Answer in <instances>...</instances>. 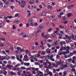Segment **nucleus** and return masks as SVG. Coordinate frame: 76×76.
<instances>
[{"label":"nucleus","mask_w":76,"mask_h":76,"mask_svg":"<svg viewBox=\"0 0 76 76\" xmlns=\"http://www.w3.org/2000/svg\"><path fill=\"white\" fill-rule=\"evenodd\" d=\"M56 65L55 66V68L58 67L59 66H62V61L60 60L59 61L57 62L56 63Z\"/></svg>","instance_id":"f257e3e1"},{"label":"nucleus","mask_w":76,"mask_h":76,"mask_svg":"<svg viewBox=\"0 0 76 76\" xmlns=\"http://www.w3.org/2000/svg\"><path fill=\"white\" fill-rule=\"evenodd\" d=\"M72 38L73 39L74 41H75L76 39V36H75L74 35H72Z\"/></svg>","instance_id":"6e6552de"},{"label":"nucleus","mask_w":76,"mask_h":76,"mask_svg":"<svg viewBox=\"0 0 76 76\" xmlns=\"http://www.w3.org/2000/svg\"><path fill=\"white\" fill-rule=\"evenodd\" d=\"M2 7H3V6H4V8L7 7V4L5 3L3 4L2 5Z\"/></svg>","instance_id":"dca6fc26"},{"label":"nucleus","mask_w":76,"mask_h":76,"mask_svg":"<svg viewBox=\"0 0 76 76\" xmlns=\"http://www.w3.org/2000/svg\"><path fill=\"white\" fill-rule=\"evenodd\" d=\"M25 51L26 52V53L27 54H28V53L29 52V51H28V50H25Z\"/></svg>","instance_id":"f704fd0d"},{"label":"nucleus","mask_w":76,"mask_h":76,"mask_svg":"<svg viewBox=\"0 0 76 76\" xmlns=\"http://www.w3.org/2000/svg\"><path fill=\"white\" fill-rule=\"evenodd\" d=\"M6 57L4 56H2V57H0V60L1 61H3L4 59H5V58Z\"/></svg>","instance_id":"0eeeda50"},{"label":"nucleus","mask_w":76,"mask_h":76,"mask_svg":"<svg viewBox=\"0 0 76 76\" xmlns=\"http://www.w3.org/2000/svg\"><path fill=\"white\" fill-rule=\"evenodd\" d=\"M16 28L15 27V25H13L12 26V29L13 30H15V29H16Z\"/></svg>","instance_id":"c9c22d12"},{"label":"nucleus","mask_w":76,"mask_h":76,"mask_svg":"<svg viewBox=\"0 0 76 76\" xmlns=\"http://www.w3.org/2000/svg\"><path fill=\"white\" fill-rule=\"evenodd\" d=\"M42 55H44V54H45V52L42 51Z\"/></svg>","instance_id":"338daca9"},{"label":"nucleus","mask_w":76,"mask_h":76,"mask_svg":"<svg viewBox=\"0 0 76 76\" xmlns=\"http://www.w3.org/2000/svg\"><path fill=\"white\" fill-rule=\"evenodd\" d=\"M25 76H31L32 74H31V72L29 71L27 72L26 73V74L24 75Z\"/></svg>","instance_id":"20e7f679"},{"label":"nucleus","mask_w":76,"mask_h":76,"mask_svg":"<svg viewBox=\"0 0 76 76\" xmlns=\"http://www.w3.org/2000/svg\"><path fill=\"white\" fill-rule=\"evenodd\" d=\"M24 58H28V57L27 55H26L24 56Z\"/></svg>","instance_id":"49530a36"},{"label":"nucleus","mask_w":76,"mask_h":76,"mask_svg":"<svg viewBox=\"0 0 76 76\" xmlns=\"http://www.w3.org/2000/svg\"><path fill=\"white\" fill-rule=\"evenodd\" d=\"M52 31H53V30L51 28H49L48 31V32H49L50 33H51V32H52Z\"/></svg>","instance_id":"4be33fe9"},{"label":"nucleus","mask_w":76,"mask_h":76,"mask_svg":"<svg viewBox=\"0 0 76 76\" xmlns=\"http://www.w3.org/2000/svg\"><path fill=\"white\" fill-rule=\"evenodd\" d=\"M10 74L12 75H14V76L16 75V73H14L12 71L10 72Z\"/></svg>","instance_id":"aec40b11"},{"label":"nucleus","mask_w":76,"mask_h":76,"mask_svg":"<svg viewBox=\"0 0 76 76\" xmlns=\"http://www.w3.org/2000/svg\"><path fill=\"white\" fill-rule=\"evenodd\" d=\"M65 37H66V38H67V39H68L69 40H70V39H71V38L67 35H65Z\"/></svg>","instance_id":"1a4fd4ad"},{"label":"nucleus","mask_w":76,"mask_h":76,"mask_svg":"<svg viewBox=\"0 0 76 76\" xmlns=\"http://www.w3.org/2000/svg\"><path fill=\"white\" fill-rule=\"evenodd\" d=\"M8 64H9L10 65V64H11V61H8Z\"/></svg>","instance_id":"774afa93"},{"label":"nucleus","mask_w":76,"mask_h":76,"mask_svg":"<svg viewBox=\"0 0 76 76\" xmlns=\"http://www.w3.org/2000/svg\"><path fill=\"white\" fill-rule=\"evenodd\" d=\"M66 49L68 51H69V50H70V47L69 46H67Z\"/></svg>","instance_id":"6e6d98bb"},{"label":"nucleus","mask_w":76,"mask_h":76,"mask_svg":"<svg viewBox=\"0 0 76 76\" xmlns=\"http://www.w3.org/2000/svg\"><path fill=\"white\" fill-rule=\"evenodd\" d=\"M49 72V70L48 69H46V70L45 71V73H48Z\"/></svg>","instance_id":"58836bf2"},{"label":"nucleus","mask_w":76,"mask_h":76,"mask_svg":"<svg viewBox=\"0 0 76 76\" xmlns=\"http://www.w3.org/2000/svg\"><path fill=\"white\" fill-rule=\"evenodd\" d=\"M47 57L48 59L51 60L52 61H55L54 59L53 58V57H54V56L53 55H51V56H50V55H47Z\"/></svg>","instance_id":"f03ea898"},{"label":"nucleus","mask_w":76,"mask_h":76,"mask_svg":"<svg viewBox=\"0 0 76 76\" xmlns=\"http://www.w3.org/2000/svg\"><path fill=\"white\" fill-rule=\"evenodd\" d=\"M72 53L74 54H76V51L75 50H73L72 52Z\"/></svg>","instance_id":"0e129e2a"},{"label":"nucleus","mask_w":76,"mask_h":76,"mask_svg":"<svg viewBox=\"0 0 76 76\" xmlns=\"http://www.w3.org/2000/svg\"><path fill=\"white\" fill-rule=\"evenodd\" d=\"M73 16V14L71 13H69L68 14V15H67L68 18H69V17H70V16Z\"/></svg>","instance_id":"9b49d317"},{"label":"nucleus","mask_w":76,"mask_h":76,"mask_svg":"<svg viewBox=\"0 0 76 76\" xmlns=\"http://www.w3.org/2000/svg\"><path fill=\"white\" fill-rule=\"evenodd\" d=\"M60 58V55L58 54L56 56V58Z\"/></svg>","instance_id":"4d7b16f0"},{"label":"nucleus","mask_w":76,"mask_h":76,"mask_svg":"<svg viewBox=\"0 0 76 76\" xmlns=\"http://www.w3.org/2000/svg\"><path fill=\"white\" fill-rule=\"evenodd\" d=\"M65 52H66V54H69L70 53V51L68 50H66Z\"/></svg>","instance_id":"3c124183"},{"label":"nucleus","mask_w":76,"mask_h":76,"mask_svg":"<svg viewBox=\"0 0 76 76\" xmlns=\"http://www.w3.org/2000/svg\"><path fill=\"white\" fill-rule=\"evenodd\" d=\"M11 57L12 60H15V56H12Z\"/></svg>","instance_id":"052dcab7"},{"label":"nucleus","mask_w":76,"mask_h":76,"mask_svg":"<svg viewBox=\"0 0 76 76\" xmlns=\"http://www.w3.org/2000/svg\"><path fill=\"white\" fill-rule=\"evenodd\" d=\"M20 22L19 21H15L14 22V23H16V24H18V23H20Z\"/></svg>","instance_id":"6ab92c4d"},{"label":"nucleus","mask_w":76,"mask_h":76,"mask_svg":"<svg viewBox=\"0 0 76 76\" xmlns=\"http://www.w3.org/2000/svg\"><path fill=\"white\" fill-rule=\"evenodd\" d=\"M37 74L39 75H42L43 74V72L40 71H39L37 72Z\"/></svg>","instance_id":"2eb2a0df"},{"label":"nucleus","mask_w":76,"mask_h":76,"mask_svg":"<svg viewBox=\"0 0 76 76\" xmlns=\"http://www.w3.org/2000/svg\"><path fill=\"white\" fill-rule=\"evenodd\" d=\"M30 25L31 26H32L33 27L34 26V23H33V22H30Z\"/></svg>","instance_id":"393cba45"},{"label":"nucleus","mask_w":76,"mask_h":76,"mask_svg":"<svg viewBox=\"0 0 76 76\" xmlns=\"http://www.w3.org/2000/svg\"><path fill=\"white\" fill-rule=\"evenodd\" d=\"M6 53H8V54H9L10 53V51L8 50H6Z\"/></svg>","instance_id":"bf43d9fd"},{"label":"nucleus","mask_w":76,"mask_h":76,"mask_svg":"<svg viewBox=\"0 0 76 76\" xmlns=\"http://www.w3.org/2000/svg\"><path fill=\"white\" fill-rule=\"evenodd\" d=\"M32 69V68L31 67H29V68H27L26 69V71H28V70H31Z\"/></svg>","instance_id":"c756f323"},{"label":"nucleus","mask_w":76,"mask_h":76,"mask_svg":"<svg viewBox=\"0 0 76 76\" xmlns=\"http://www.w3.org/2000/svg\"><path fill=\"white\" fill-rule=\"evenodd\" d=\"M47 45L48 47H49V48H50V47H51V45L50 44H49V43H48Z\"/></svg>","instance_id":"13d9d810"},{"label":"nucleus","mask_w":76,"mask_h":76,"mask_svg":"<svg viewBox=\"0 0 76 76\" xmlns=\"http://www.w3.org/2000/svg\"><path fill=\"white\" fill-rule=\"evenodd\" d=\"M29 3L30 4H34V2H33V1H29Z\"/></svg>","instance_id":"c03bdc74"},{"label":"nucleus","mask_w":76,"mask_h":76,"mask_svg":"<svg viewBox=\"0 0 76 76\" xmlns=\"http://www.w3.org/2000/svg\"><path fill=\"white\" fill-rule=\"evenodd\" d=\"M62 19L63 20H64V21H66V18L65 17H63L62 18Z\"/></svg>","instance_id":"72a5a7b5"},{"label":"nucleus","mask_w":76,"mask_h":76,"mask_svg":"<svg viewBox=\"0 0 76 76\" xmlns=\"http://www.w3.org/2000/svg\"><path fill=\"white\" fill-rule=\"evenodd\" d=\"M22 61V59H20L19 61H20V62H21V64H22V65H23L24 62H23V61Z\"/></svg>","instance_id":"a211bd4d"},{"label":"nucleus","mask_w":76,"mask_h":76,"mask_svg":"<svg viewBox=\"0 0 76 76\" xmlns=\"http://www.w3.org/2000/svg\"><path fill=\"white\" fill-rule=\"evenodd\" d=\"M23 26V24L21 23L19 25V26L20 28H21Z\"/></svg>","instance_id":"de8ad7c7"},{"label":"nucleus","mask_w":76,"mask_h":76,"mask_svg":"<svg viewBox=\"0 0 76 76\" xmlns=\"http://www.w3.org/2000/svg\"><path fill=\"white\" fill-rule=\"evenodd\" d=\"M60 43L61 46H62L63 45H65V44H66V42H60Z\"/></svg>","instance_id":"4468645a"},{"label":"nucleus","mask_w":76,"mask_h":76,"mask_svg":"<svg viewBox=\"0 0 76 76\" xmlns=\"http://www.w3.org/2000/svg\"><path fill=\"white\" fill-rule=\"evenodd\" d=\"M20 66V64H17L15 66V67L16 68H17V67H19V66Z\"/></svg>","instance_id":"a878e982"},{"label":"nucleus","mask_w":76,"mask_h":76,"mask_svg":"<svg viewBox=\"0 0 76 76\" xmlns=\"http://www.w3.org/2000/svg\"><path fill=\"white\" fill-rule=\"evenodd\" d=\"M4 74L5 76H6L7 74V72L6 71H4Z\"/></svg>","instance_id":"37998d69"},{"label":"nucleus","mask_w":76,"mask_h":76,"mask_svg":"<svg viewBox=\"0 0 76 76\" xmlns=\"http://www.w3.org/2000/svg\"><path fill=\"white\" fill-rule=\"evenodd\" d=\"M59 28H62L63 29V28H64V27L60 25L59 26Z\"/></svg>","instance_id":"4c0bfd02"},{"label":"nucleus","mask_w":76,"mask_h":76,"mask_svg":"<svg viewBox=\"0 0 76 76\" xmlns=\"http://www.w3.org/2000/svg\"><path fill=\"white\" fill-rule=\"evenodd\" d=\"M50 65L49 64V68L50 69H51V68L52 67V66H51V65Z\"/></svg>","instance_id":"69168bd1"},{"label":"nucleus","mask_w":76,"mask_h":76,"mask_svg":"<svg viewBox=\"0 0 76 76\" xmlns=\"http://www.w3.org/2000/svg\"><path fill=\"white\" fill-rule=\"evenodd\" d=\"M0 40L1 41H5V39H4V38H1L0 39Z\"/></svg>","instance_id":"8fccbe9b"},{"label":"nucleus","mask_w":76,"mask_h":76,"mask_svg":"<svg viewBox=\"0 0 76 76\" xmlns=\"http://www.w3.org/2000/svg\"><path fill=\"white\" fill-rule=\"evenodd\" d=\"M41 35L42 37L43 38H45V35H44V33H42Z\"/></svg>","instance_id":"7c9ffc66"},{"label":"nucleus","mask_w":76,"mask_h":76,"mask_svg":"<svg viewBox=\"0 0 76 76\" xmlns=\"http://www.w3.org/2000/svg\"><path fill=\"white\" fill-rule=\"evenodd\" d=\"M46 63H48V64H50V65H52V64L50 62H49V61H48V60H46Z\"/></svg>","instance_id":"cd10ccee"},{"label":"nucleus","mask_w":76,"mask_h":76,"mask_svg":"<svg viewBox=\"0 0 76 76\" xmlns=\"http://www.w3.org/2000/svg\"><path fill=\"white\" fill-rule=\"evenodd\" d=\"M32 70V74L34 75H36V72L35 71V68L32 67L31 68Z\"/></svg>","instance_id":"39448f33"},{"label":"nucleus","mask_w":76,"mask_h":76,"mask_svg":"<svg viewBox=\"0 0 76 76\" xmlns=\"http://www.w3.org/2000/svg\"><path fill=\"white\" fill-rule=\"evenodd\" d=\"M0 19H2L3 18V16H6V15L5 14H2L0 15Z\"/></svg>","instance_id":"f3484780"},{"label":"nucleus","mask_w":76,"mask_h":76,"mask_svg":"<svg viewBox=\"0 0 76 76\" xmlns=\"http://www.w3.org/2000/svg\"><path fill=\"white\" fill-rule=\"evenodd\" d=\"M24 66H27V67H28V66H29V64H30L29 63H24Z\"/></svg>","instance_id":"f8f14e48"},{"label":"nucleus","mask_w":76,"mask_h":76,"mask_svg":"<svg viewBox=\"0 0 76 76\" xmlns=\"http://www.w3.org/2000/svg\"><path fill=\"white\" fill-rule=\"evenodd\" d=\"M62 54H63V52H59L58 53V55H59V56H61V55H62Z\"/></svg>","instance_id":"2f4dec72"},{"label":"nucleus","mask_w":76,"mask_h":76,"mask_svg":"<svg viewBox=\"0 0 76 76\" xmlns=\"http://www.w3.org/2000/svg\"><path fill=\"white\" fill-rule=\"evenodd\" d=\"M17 49L18 51H19V50H21V48L20 47H18L17 48Z\"/></svg>","instance_id":"a18cd8bd"},{"label":"nucleus","mask_w":76,"mask_h":76,"mask_svg":"<svg viewBox=\"0 0 76 76\" xmlns=\"http://www.w3.org/2000/svg\"><path fill=\"white\" fill-rule=\"evenodd\" d=\"M4 25V23H0V26H3Z\"/></svg>","instance_id":"79ce46f5"},{"label":"nucleus","mask_w":76,"mask_h":76,"mask_svg":"<svg viewBox=\"0 0 76 76\" xmlns=\"http://www.w3.org/2000/svg\"><path fill=\"white\" fill-rule=\"evenodd\" d=\"M30 26V24L29 23H27L26 24V27H27V28H28V27H29Z\"/></svg>","instance_id":"e433bc0d"},{"label":"nucleus","mask_w":76,"mask_h":76,"mask_svg":"<svg viewBox=\"0 0 76 76\" xmlns=\"http://www.w3.org/2000/svg\"><path fill=\"white\" fill-rule=\"evenodd\" d=\"M67 72H64V74L63 75V76H66V74L67 73Z\"/></svg>","instance_id":"473e14b6"},{"label":"nucleus","mask_w":76,"mask_h":76,"mask_svg":"<svg viewBox=\"0 0 76 76\" xmlns=\"http://www.w3.org/2000/svg\"><path fill=\"white\" fill-rule=\"evenodd\" d=\"M39 67L40 69H41V68H42V67H43V65L42 64H41L39 65Z\"/></svg>","instance_id":"09e8293b"},{"label":"nucleus","mask_w":76,"mask_h":76,"mask_svg":"<svg viewBox=\"0 0 76 76\" xmlns=\"http://www.w3.org/2000/svg\"><path fill=\"white\" fill-rule=\"evenodd\" d=\"M34 70L37 72H38L39 71V69L38 68H34Z\"/></svg>","instance_id":"ea45409f"},{"label":"nucleus","mask_w":76,"mask_h":76,"mask_svg":"<svg viewBox=\"0 0 76 76\" xmlns=\"http://www.w3.org/2000/svg\"><path fill=\"white\" fill-rule=\"evenodd\" d=\"M62 53H63V55H65L66 54V51H63Z\"/></svg>","instance_id":"e2e57ef3"},{"label":"nucleus","mask_w":76,"mask_h":76,"mask_svg":"<svg viewBox=\"0 0 76 76\" xmlns=\"http://www.w3.org/2000/svg\"><path fill=\"white\" fill-rule=\"evenodd\" d=\"M63 69H64V66H63L62 65L61 66V67L60 69H61V70H63Z\"/></svg>","instance_id":"5fc2aeb1"},{"label":"nucleus","mask_w":76,"mask_h":76,"mask_svg":"<svg viewBox=\"0 0 76 76\" xmlns=\"http://www.w3.org/2000/svg\"><path fill=\"white\" fill-rule=\"evenodd\" d=\"M42 4H43V6H45V7H47V5L45 4V2H42Z\"/></svg>","instance_id":"bb28decb"},{"label":"nucleus","mask_w":76,"mask_h":76,"mask_svg":"<svg viewBox=\"0 0 76 76\" xmlns=\"http://www.w3.org/2000/svg\"><path fill=\"white\" fill-rule=\"evenodd\" d=\"M25 50L23 49H21L20 51V53H22V52H25Z\"/></svg>","instance_id":"603ef678"},{"label":"nucleus","mask_w":76,"mask_h":76,"mask_svg":"<svg viewBox=\"0 0 76 76\" xmlns=\"http://www.w3.org/2000/svg\"><path fill=\"white\" fill-rule=\"evenodd\" d=\"M20 16L19 13H18L15 15V18H18V17H19Z\"/></svg>","instance_id":"ddd939ff"},{"label":"nucleus","mask_w":76,"mask_h":76,"mask_svg":"<svg viewBox=\"0 0 76 76\" xmlns=\"http://www.w3.org/2000/svg\"><path fill=\"white\" fill-rule=\"evenodd\" d=\"M58 45V42L57 40L54 41V42L53 43L52 45L53 47H56Z\"/></svg>","instance_id":"7ed1b4c3"},{"label":"nucleus","mask_w":76,"mask_h":76,"mask_svg":"<svg viewBox=\"0 0 76 76\" xmlns=\"http://www.w3.org/2000/svg\"><path fill=\"white\" fill-rule=\"evenodd\" d=\"M45 38H50V37L48 35H45Z\"/></svg>","instance_id":"c85d7f7f"},{"label":"nucleus","mask_w":76,"mask_h":76,"mask_svg":"<svg viewBox=\"0 0 76 76\" xmlns=\"http://www.w3.org/2000/svg\"><path fill=\"white\" fill-rule=\"evenodd\" d=\"M47 15V13L45 12H44L41 15V16L42 17H44Z\"/></svg>","instance_id":"423d86ee"},{"label":"nucleus","mask_w":76,"mask_h":76,"mask_svg":"<svg viewBox=\"0 0 76 76\" xmlns=\"http://www.w3.org/2000/svg\"><path fill=\"white\" fill-rule=\"evenodd\" d=\"M31 13H28L27 16L28 17H30V16H31Z\"/></svg>","instance_id":"864d4df0"},{"label":"nucleus","mask_w":76,"mask_h":76,"mask_svg":"<svg viewBox=\"0 0 76 76\" xmlns=\"http://www.w3.org/2000/svg\"><path fill=\"white\" fill-rule=\"evenodd\" d=\"M43 64L45 69L47 68V63H46V62H44Z\"/></svg>","instance_id":"9d476101"},{"label":"nucleus","mask_w":76,"mask_h":76,"mask_svg":"<svg viewBox=\"0 0 76 76\" xmlns=\"http://www.w3.org/2000/svg\"><path fill=\"white\" fill-rule=\"evenodd\" d=\"M10 50H11V51H13V48L12 46L10 47Z\"/></svg>","instance_id":"a19ab883"},{"label":"nucleus","mask_w":76,"mask_h":76,"mask_svg":"<svg viewBox=\"0 0 76 76\" xmlns=\"http://www.w3.org/2000/svg\"><path fill=\"white\" fill-rule=\"evenodd\" d=\"M48 75H49L50 76H53V73L51 72H50L48 73Z\"/></svg>","instance_id":"412c9836"},{"label":"nucleus","mask_w":76,"mask_h":76,"mask_svg":"<svg viewBox=\"0 0 76 76\" xmlns=\"http://www.w3.org/2000/svg\"><path fill=\"white\" fill-rule=\"evenodd\" d=\"M5 57L7 58V59H10V57L9 56L7 55L5 56Z\"/></svg>","instance_id":"b1692460"},{"label":"nucleus","mask_w":76,"mask_h":76,"mask_svg":"<svg viewBox=\"0 0 76 76\" xmlns=\"http://www.w3.org/2000/svg\"><path fill=\"white\" fill-rule=\"evenodd\" d=\"M15 1L16 2H17V3H18L19 4H20V1H18V0H15Z\"/></svg>","instance_id":"680f3d73"},{"label":"nucleus","mask_w":76,"mask_h":76,"mask_svg":"<svg viewBox=\"0 0 76 76\" xmlns=\"http://www.w3.org/2000/svg\"><path fill=\"white\" fill-rule=\"evenodd\" d=\"M28 22L29 23H30V22H33V20H32V19H31V18H30L28 20Z\"/></svg>","instance_id":"5701e85b"}]
</instances>
